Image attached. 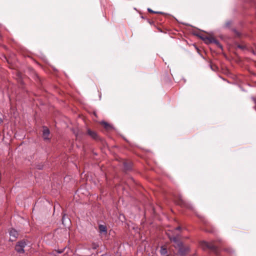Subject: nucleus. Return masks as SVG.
Returning a JSON list of instances; mask_svg holds the SVG:
<instances>
[{"label": "nucleus", "instance_id": "1a4fd4ad", "mask_svg": "<svg viewBox=\"0 0 256 256\" xmlns=\"http://www.w3.org/2000/svg\"><path fill=\"white\" fill-rule=\"evenodd\" d=\"M88 134L92 138L94 139H96L98 136L97 134L94 131H92L90 129L88 130Z\"/></svg>", "mask_w": 256, "mask_h": 256}, {"label": "nucleus", "instance_id": "412c9836", "mask_svg": "<svg viewBox=\"0 0 256 256\" xmlns=\"http://www.w3.org/2000/svg\"><path fill=\"white\" fill-rule=\"evenodd\" d=\"M165 256H168L167 255Z\"/></svg>", "mask_w": 256, "mask_h": 256}, {"label": "nucleus", "instance_id": "39448f33", "mask_svg": "<svg viewBox=\"0 0 256 256\" xmlns=\"http://www.w3.org/2000/svg\"><path fill=\"white\" fill-rule=\"evenodd\" d=\"M206 42L208 41L210 42H212L216 44L220 48L222 49V46L220 44V43L216 40H215L213 38H203Z\"/></svg>", "mask_w": 256, "mask_h": 256}, {"label": "nucleus", "instance_id": "f8f14e48", "mask_svg": "<svg viewBox=\"0 0 256 256\" xmlns=\"http://www.w3.org/2000/svg\"><path fill=\"white\" fill-rule=\"evenodd\" d=\"M148 12H152V13H160V12H157L153 11L150 8H148Z\"/></svg>", "mask_w": 256, "mask_h": 256}, {"label": "nucleus", "instance_id": "9b49d317", "mask_svg": "<svg viewBox=\"0 0 256 256\" xmlns=\"http://www.w3.org/2000/svg\"><path fill=\"white\" fill-rule=\"evenodd\" d=\"M160 253L162 255L166 256L167 254L166 248L162 246L160 250Z\"/></svg>", "mask_w": 256, "mask_h": 256}, {"label": "nucleus", "instance_id": "0eeeda50", "mask_svg": "<svg viewBox=\"0 0 256 256\" xmlns=\"http://www.w3.org/2000/svg\"><path fill=\"white\" fill-rule=\"evenodd\" d=\"M100 233V234H107V228L105 225L100 224L98 226Z\"/></svg>", "mask_w": 256, "mask_h": 256}, {"label": "nucleus", "instance_id": "4468645a", "mask_svg": "<svg viewBox=\"0 0 256 256\" xmlns=\"http://www.w3.org/2000/svg\"><path fill=\"white\" fill-rule=\"evenodd\" d=\"M252 99L253 100L254 102L256 104L255 106H254V108H255V110H256V98H252Z\"/></svg>", "mask_w": 256, "mask_h": 256}, {"label": "nucleus", "instance_id": "7ed1b4c3", "mask_svg": "<svg viewBox=\"0 0 256 256\" xmlns=\"http://www.w3.org/2000/svg\"><path fill=\"white\" fill-rule=\"evenodd\" d=\"M201 246L203 249L208 248L211 250L214 251L216 250V246L212 242H203L201 244Z\"/></svg>", "mask_w": 256, "mask_h": 256}, {"label": "nucleus", "instance_id": "f03ea898", "mask_svg": "<svg viewBox=\"0 0 256 256\" xmlns=\"http://www.w3.org/2000/svg\"><path fill=\"white\" fill-rule=\"evenodd\" d=\"M26 245V244L24 242H19L16 245L15 250L19 254H24V248Z\"/></svg>", "mask_w": 256, "mask_h": 256}, {"label": "nucleus", "instance_id": "f3484780", "mask_svg": "<svg viewBox=\"0 0 256 256\" xmlns=\"http://www.w3.org/2000/svg\"><path fill=\"white\" fill-rule=\"evenodd\" d=\"M180 229L181 228L180 226H178L176 228V230H180Z\"/></svg>", "mask_w": 256, "mask_h": 256}, {"label": "nucleus", "instance_id": "6ab92c4d", "mask_svg": "<svg viewBox=\"0 0 256 256\" xmlns=\"http://www.w3.org/2000/svg\"><path fill=\"white\" fill-rule=\"evenodd\" d=\"M2 122V118H0V124H1Z\"/></svg>", "mask_w": 256, "mask_h": 256}, {"label": "nucleus", "instance_id": "6e6552de", "mask_svg": "<svg viewBox=\"0 0 256 256\" xmlns=\"http://www.w3.org/2000/svg\"><path fill=\"white\" fill-rule=\"evenodd\" d=\"M50 130L46 128H44L42 132L43 138L44 140H48V136L50 134Z\"/></svg>", "mask_w": 256, "mask_h": 256}, {"label": "nucleus", "instance_id": "aec40b11", "mask_svg": "<svg viewBox=\"0 0 256 256\" xmlns=\"http://www.w3.org/2000/svg\"><path fill=\"white\" fill-rule=\"evenodd\" d=\"M75 134H76V136H77L78 134L77 133H75Z\"/></svg>", "mask_w": 256, "mask_h": 256}, {"label": "nucleus", "instance_id": "2eb2a0df", "mask_svg": "<svg viewBox=\"0 0 256 256\" xmlns=\"http://www.w3.org/2000/svg\"><path fill=\"white\" fill-rule=\"evenodd\" d=\"M64 250V249L63 250H58L57 251L58 253V254H60V253H62Z\"/></svg>", "mask_w": 256, "mask_h": 256}, {"label": "nucleus", "instance_id": "dca6fc26", "mask_svg": "<svg viewBox=\"0 0 256 256\" xmlns=\"http://www.w3.org/2000/svg\"><path fill=\"white\" fill-rule=\"evenodd\" d=\"M233 30L237 35H239L238 32L235 29H234Z\"/></svg>", "mask_w": 256, "mask_h": 256}, {"label": "nucleus", "instance_id": "ddd939ff", "mask_svg": "<svg viewBox=\"0 0 256 256\" xmlns=\"http://www.w3.org/2000/svg\"><path fill=\"white\" fill-rule=\"evenodd\" d=\"M98 246V244H93V248L96 249Z\"/></svg>", "mask_w": 256, "mask_h": 256}, {"label": "nucleus", "instance_id": "a211bd4d", "mask_svg": "<svg viewBox=\"0 0 256 256\" xmlns=\"http://www.w3.org/2000/svg\"><path fill=\"white\" fill-rule=\"evenodd\" d=\"M230 22H228V23H226V26H228H228L230 25Z\"/></svg>", "mask_w": 256, "mask_h": 256}, {"label": "nucleus", "instance_id": "f257e3e1", "mask_svg": "<svg viewBox=\"0 0 256 256\" xmlns=\"http://www.w3.org/2000/svg\"><path fill=\"white\" fill-rule=\"evenodd\" d=\"M168 238L170 240L174 242L178 248V253L180 255L184 256L189 251L190 249L188 247L183 246L182 242L178 240V236H170L168 235Z\"/></svg>", "mask_w": 256, "mask_h": 256}, {"label": "nucleus", "instance_id": "9d476101", "mask_svg": "<svg viewBox=\"0 0 256 256\" xmlns=\"http://www.w3.org/2000/svg\"><path fill=\"white\" fill-rule=\"evenodd\" d=\"M101 124L104 126V128L107 130H110L112 128V126L107 122L102 121L101 122Z\"/></svg>", "mask_w": 256, "mask_h": 256}, {"label": "nucleus", "instance_id": "423d86ee", "mask_svg": "<svg viewBox=\"0 0 256 256\" xmlns=\"http://www.w3.org/2000/svg\"><path fill=\"white\" fill-rule=\"evenodd\" d=\"M70 222V219L66 216V214H64L62 216V223L64 225V226H68Z\"/></svg>", "mask_w": 256, "mask_h": 256}, {"label": "nucleus", "instance_id": "20e7f679", "mask_svg": "<svg viewBox=\"0 0 256 256\" xmlns=\"http://www.w3.org/2000/svg\"><path fill=\"white\" fill-rule=\"evenodd\" d=\"M9 233L10 236V240L12 242L14 241L18 236V232L14 229H12Z\"/></svg>", "mask_w": 256, "mask_h": 256}]
</instances>
